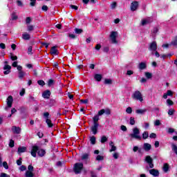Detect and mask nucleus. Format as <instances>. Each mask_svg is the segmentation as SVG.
<instances>
[{"instance_id": "nucleus-23", "label": "nucleus", "mask_w": 177, "mask_h": 177, "mask_svg": "<svg viewBox=\"0 0 177 177\" xmlns=\"http://www.w3.org/2000/svg\"><path fill=\"white\" fill-rule=\"evenodd\" d=\"M46 122L48 128H52L53 127V123H52V120H50V119H46Z\"/></svg>"}, {"instance_id": "nucleus-34", "label": "nucleus", "mask_w": 177, "mask_h": 177, "mask_svg": "<svg viewBox=\"0 0 177 177\" xmlns=\"http://www.w3.org/2000/svg\"><path fill=\"white\" fill-rule=\"evenodd\" d=\"M147 138H149V132L147 131H145L143 133H142V139H147Z\"/></svg>"}, {"instance_id": "nucleus-59", "label": "nucleus", "mask_w": 177, "mask_h": 177, "mask_svg": "<svg viewBox=\"0 0 177 177\" xmlns=\"http://www.w3.org/2000/svg\"><path fill=\"white\" fill-rule=\"evenodd\" d=\"M133 74V71L128 70L127 72V75H132Z\"/></svg>"}, {"instance_id": "nucleus-15", "label": "nucleus", "mask_w": 177, "mask_h": 177, "mask_svg": "<svg viewBox=\"0 0 177 177\" xmlns=\"http://www.w3.org/2000/svg\"><path fill=\"white\" fill-rule=\"evenodd\" d=\"M143 149L145 151H150V150H151V145L147 142L144 143Z\"/></svg>"}, {"instance_id": "nucleus-35", "label": "nucleus", "mask_w": 177, "mask_h": 177, "mask_svg": "<svg viewBox=\"0 0 177 177\" xmlns=\"http://www.w3.org/2000/svg\"><path fill=\"white\" fill-rule=\"evenodd\" d=\"M17 6H19V8H23V6H24V4H23V2L21 1L17 0Z\"/></svg>"}, {"instance_id": "nucleus-5", "label": "nucleus", "mask_w": 177, "mask_h": 177, "mask_svg": "<svg viewBox=\"0 0 177 177\" xmlns=\"http://www.w3.org/2000/svg\"><path fill=\"white\" fill-rule=\"evenodd\" d=\"M7 106L5 108L6 110H8L12 107V104H13V97L12 95L8 96L6 100Z\"/></svg>"}, {"instance_id": "nucleus-1", "label": "nucleus", "mask_w": 177, "mask_h": 177, "mask_svg": "<svg viewBox=\"0 0 177 177\" xmlns=\"http://www.w3.org/2000/svg\"><path fill=\"white\" fill-rule=\"evenodd\" d=\"M37 152L39 157H44L46 154V151L44 149H39L38 146H33L30 151V154L32 157H37Z\"/></svg>"}, {"instance_id": "nucleus-31", "label": "nucleus", "mask_w": 177, "mask_h": 177, "mask_svg": "<svg viewBox=\"0 0 177 177\" xmlns=\"http://www.w3.org/2000/svg\"><path fill=\"white\" fill-rule=\"evenodd\" d=\"M171 149H172L173 151H174L175 154L177 155V146H176V145L172 144L171 145Z\"/></svg>"}, {"instance_id": "nucleus-22", "label": "nucleus", "mask_w": 177, "mask_h": 177, "mask_svg": "<svg viewBox=\"0 0 177 177\" xmlns=\"http://www.w3.org/2000/svg\"><path fill=\"white\" fill-rule=\"evenodd\" d=\"M89 158V153H83L82 155V161H86Z\"/></svg>"}, {"instance_id": "nucleus-57", "label": "nucleus", "mask_w": 177, "mask_h": 177, "mask_svg": "<svg viewBox=\"0 0 177 177\" xmlns=\"http://www.w3.org/2000/svg\"><path fill=\"white\" fill-rule=\"evenodd\" d=\"M115 6H117V3L113 2L111 4V9H115Z\"/></svg>"}, {"instance_id": "nucleus-10", "label": "nucleus", "mask_w": 177, "mask_h": 177, "mask_svg": "<svg viewBox=\"0 0 177 177\" xmlns=\"http://www.w3.org/2000/svg\"><path fill=\"white\" fill-rule=\"evenodd\" d=\"M11 131L12 132H13L14 133H16L17 135L21 133V128L19 127L13 126L11 128Z\"/></svg>"}, {"instance_id": "nucleus-63", "label": "nucleus", "mask_w": 177, "mask_h": 177, "mask_svg": "<svg viewBox=\"0 0 177 177\" xmlns=\"http://www.w3.org/2000/svg\"><path fill=\"white\" fill-rule=\"evenodd\" d=\"M120 129H122L124 132L127 131V127L124 126V125H122L120 127Z\"/></svg>"}, {"instance_id": "nucleus-45", "label": "nucleus", "mask_w": 177, "mask_h": 177, "mask_svg": "<svg viewBox=\"0 0 177 177\" xmlns=\"http://www.w3.org/2000/svg\"><path fill=\"white\" fill-rule=\"evenodd\" d=\"M106 113V110L101 109L100 111H98V115H103Z\"/></svg>"}, {"instance_id": "nucleus-36", "label": "nucleus", "mask_w": 177, "mask_h": 177, "mask_svg": "<svg viewBox=\"0 0 177 177\" xmlns=\"http://www.w3.org/2000/svg\"><path fill=\"white\" fill-rule=\"evenodd\" d=\"M75 34H82L83 30H82V29L75 28Z\"/></svg>"}, {"instance_id": "nucleus-44", "label": "nucleus", "mask_w": 177, "mask_h": 177, "mask_svg": "<svg viewBox=\"0 0 177 177\" xmlns=\"http://www.w3.org/2000/svg\"><path fill=\"white\" fill-rule=\"evenodd\" d=\"M25 93H26V88H22L19 92L20 96H24Z\"/></svg>"}, {"instance_id": "nucleus-27", "label": "nucleus", "mask_w": 177, "mask_h": 177, "mask_svg": "<svg viewBox=\"0 0 177 177\" xmlns=\"http://www.w3.org/2000/svg\"><path fill=\"white\" fill-rule=\"evenodd\" d=\"M24 75H26V73H24V71H21L19 72V78L21 80L24 78Z\"/></svg>"}, {"instance_id": "nucleus-4", "label": "nucleus", "mask_w": 177, "mask_h": 177, "mask_svg": "<svg viewBox=\"0 0 177 177\" xmlns=\"http://www.w3.org/2000/svg\"><path fill=\"white\" fill-rule=\"evenodd\" d=\"M83 168L84 164L77 162L74 165L73 171L76 174H81V171H82Z\"/></svg>"}, {"instance_id": "nucleus-18", "label": "nucleus", "mask_w": 177, "mask_h": 177, "mask_svg": "<svg viewBox=\"0 0 177 177\" xmlns=\"http://www.w3.org/2000/svg\"><path fill=\"white\" fill-rule=\"evenodd\" d=\"M26 151H27V147H19L18 148L19 154H20V153H26Z\"/></svg>"}, {"instance_id": "nucleus-16", "label": "nucleus", "mask_w": 177, "mask_h": 177, "mask_svg": "<svg viewBox=\"0 0 177 177\" xmlns=\"http://www.w3.org/2000/svg\"><path fill=\"white\" fill-rule=\"evenodd\" d=\"M22 38L25 41H28V39H30L31 38V36L30 35V34H28L27 32H24L22 34Z\"/></svg>"}, {"instance_id": "nucleus-64", "label": "nucleus", "mask_w": 177, "mask_h": 177, "mask_svg": "<svg viewBox=\"0 0 177 177\" xmlns=\"http://www.w3.org/2000/svg\"><path fill=\"white\" fill-rule=\"evenodd\" d=\"M20 171H26V169H27V167H26V166L22 165L19 168Z\"/></svg>"}, {"instance_id": "nucleus-38", "label": "nucleus", "mask_w": 177, "mask_h": 177, "mask_svg": "<svg viewBox=\"0 0 177 177\" xmlns=\"http://www.w3.org/2000/svg\"><path fill=\"white\" fill-rule=\"evenodd\" d=\"M145 77H147L148 80H150V78L153 77V75L151 73L145 72Z\"/></svg>"}, {"instance_id": "nucleus-8", "label": "nucleus", "mask_w": 177, "mask_h": 177, "mask_svg": "<svg viewBox=\"0 0 177 177\" xmlns=\"http://www.w3.org/2000/svg\"><path fill=\"white\" fill-rule=\"evenodd\" d=\"M149 50L152 52V55H154V52L157 50V42L153 41L152 43H151Z\"/></svg>"}, {"instance_id": "nucleus-37", "label": "nucleus", "mask_w": 177, "mask_h": 177, "mask_svg": "<svg viewBox=\"0 0 177 177\" xmlns=\"http://www.w3.org/2000/svg\"><path fill=\"white\" fill-rule=\"evenodd\" d=\"M100 142H101V143H104V142H107V137H106L105 136H103L101 138Z\"/></svg>"}, {"instance_id": "nucleus-39", "label": "nucleus", "mask_w": 177, "mask_h": 177, "mask_svg": "<svg viewBox=\"0 0 177 177\" xmlns=\"http://www.w3.org/2000/svg\"><path fill=\"white\" fill-rule=\"evenodd\" d=\"M126 113H127V114H132V108L131 106L127 107Z\"/></svg>"}, {"instance_id": "nucleus-61", "label": "nucleus", "mask_w": 177, "mask_h": 177, "mask_svg": "<svg viewBox=\"0 0 177 177\" xmlns=\"http://www.w3.org/2000/svg\"><path fill=\"white\" fill-rule=\"evenodd\" d=\"M12 20H17V15L15 13L12 14Z\"/></svg>"}, {"instance_id": "nucleus-58", "label": "nucleus", "mask_w": 177, "mask_h": 177, "mask_svg": "<svg viewBox=\"0 0 177 177\" xmlns=\"http://www.w3.org/2000/svg\"><path fill=\"white\" fill-rule=\"evenodd\" d=\"M167 96H172L174 95V93L171 90H168L167 92Z\"/></svg>"}, {"instance_id": "nucleus-9", "label": "nucleus", "mask_w": 177, "mask_h": 177, "mask_svg": "<svg viewBox=\"0 0 177 177\" xmlns=\"http://www.w3.org/2000/svg\"><path fill=\"white\" fill-rule=\"evenodd\" d=\"M145 161L149 164V168H154V164H153V158L150 157V156H147L145 158Z\"/></svg>"}, {"instance_id": "nucleus-42", "label": "nucleus", "mask_w": 177, "mask_h": 177, "mask_svg": "<svg viewBox=\"0 0 177 177\" xmlns=\"http://www.w3.org/2000/svg\"><path fill=\"white\" fill-rule=\"evenodd\" d=\"M10 147H15V141L13 140H10L9 142Z\"/></svg>"}, {"instance_id": "nucleus-47", "label": "nucleus", "mask_w": 177, "mask_h": 177, "mask_svg": "<svg viewBox=\"0 0 177 177\" xmlns=\"http://www.w3.org/2000/svg\"><path fill=\"white\" fill-rule=\"evenodd\" d=\"M149 138H151V139H156V138H157V135L154 133H152L150 134Z\"/></svg>"}, {"instance_id": "nucleus-40", "label": "nucleus", "mask_w": 177, "mask_h": 177, "mask_svg": "<svg viewBox=\"0 0 177 177\" xmlns=\"http://www.w3.org/2000/svg\"><path fill=\"white\" fill-rule=\"evenodd\" d=\"M2 167H3L5 169H9V165H8L7 162H3L2 164Z\"/></svg>"}, {"instance_id": "nucleus-6", "label": "nucleus", "mask_w": 177, "mask_h": 177, "mask_svg": "<svg viewBox=\"0 0 177 177\" xmlns=\"http://www.w3.org/2000/svg\"><path fill=\"white\" fill-rule=\"evenodd\" d=\"M117 35L118 32H111L110 38L112 44H118V41H117Z\"/></svg>"}, {"instance_id": "nucleus-14", "label": "nucleus", "mask_w": 177, "mask_h": 177, "mask_svg": "<svg viewBox=\"0 0 177 177\" xmlns=\"http://www.w3.org/2000/svg\"><path fill=\"white\" fill-rule=\"evenodd\" d=\"M149 174H151V175H153V176H158V175H160L158 170L156 169H152L149 170Z\"/></svg>"}, {"instance_id": "nucleus-25", "label": "nucleus", "mask_w": 177, "mask_h": 177, "mask_svg": "<svg viewBox=\"0 0 177 177\" xmlns=\"http://www.w3.org/2000/svg\"><path fill=\"white\" fill-rule=\"evenodd\" d=\"M96 161H103L104 160V156L102 155H98L95 157Z\"/></svg>"}, {"instance_id": "nucleus-33", "label": "nucleus", "mask_w": 177, "mask_h": 177, "mask_svg": "<svg viewBox=\"0 0 177 177\" xmlns=\"http://www.w3.org/2000/svg\"><path fill=\"white\" fill-rule=\"evenodd\" d=\"M168 169H169V166L168 165L167 163H165L163 166V171L165 172H168Z\"/></svg>"}, {"instance_id": "nucleus-49", "label": "nucleus", "mask_w": 177, "mask_h": 177, "mask_svg": "<svg viewBox=\"0 0 177 177\" xmlns=\"http://www.w3.org/2000/svg\"><path fill=\"white\" fill-rule=\"evenodd\" d=\"M34 30V26L32 25L28 26V31H33Z\"/></svg>"}, {"instance_id": "nucleus-17", "label": "nucleus", "mask_w": 177, "mask_h": 177, "mask_svg": "<svg viewBox=\"0 0 177 177\" xmlns=\"http://www.w3.org/2000/svg\"><path fill=\"white\" fill-rule=\"evenodd\" d=\"M147 67V65L146 64V62H141L138 65V68L140 70H145Z\"/></svg>"}, {"instance_id": "nucleus-46", "label": "nucleus", "mask_w": 177, "mask_h": 177, "mask_svg": "<svg viewBox=\"0 0 177 177\" xmlns=\"http://www.w3.org/2000/svg\"><path fill=\"white\" fill-rule=\"evenodd\" d=\"M28 55H32V46L28 47Z\"/></svg>"}, {"instance_id": "nucleus-28", "label": "nucleus", "mask_w": 177, "mask_h": 177, "mask_svg": "<svg viewBox=\"0 0 177 177\" xmlns=\"http://www.w3.org/2000/svg\"><path fill=\"white\" fill-rule=\"evenodd\" d=\"M94 78L96 80V81H102V75L96 74L95 75Z\"/></svg>"}, {"instance_id": "nucleus-3", "label": "nucleus", "mask_w": 177, "mask_h": 177, "mask_svg": "<svg viewBox=\"0 0 177 177\" xmlns=\"http://www.w3.org/2000/svg\"><path fill=\"white\" fill-rule=\"evenodd\" d=\"M130 137H131L133 139H138V140H140L142 139V137L140 136V131L138 127H135L133 129V133L129 135Z\"/></svg>"}, {"instance_id": "nucleus-43", "label": "nucleus", "mask_w": 177, "mask_h": 177, "mask_svg": "<svg viewBox=\"0 0 177 177\" xmlns=\"http://www.w3.org/2000/svg\"><path fill=\"white\" fill-rule=\"evenodd\" d=\"M155 127H159V125H161V122H160V120H157L154 122Z\"/></svg>"}, {"instance_id": "nucleus-48", "label": "nucleus", "mask_w": 177, "mask_h": 177, "mask_svg": "<svg viewBox=\"0 0 177 177\" xmlns=\"http://www.w3.org/2000/svg\"><path fill=\"white\" fill-rule=\"evenodd\" d=\"M0 177H10V176L8 174H6V173H1L0 174Z\"/></svg>"}, {"instance_id": "nucleus-51", "label": "nucleus", "mask_w": 177, "mask_h": 177, "mask_svg": "<svg viewBox=\"0 0 177 177\" xmlns=\"http://www.w3.org/2000/svg\"><path fill=\"white\" fill-rule=\"evenodd\" d=\"M174 113H175V110L174 109H169L168 111L169 115H174Z\"/></svg>"}, {"instance_id": "nucleus-52", "label": "nucleus", "mask_w": 177, "mask_h": 177, "mask_svg": "<svg viewBox=\"0 0 177 177\" xmlns=\"http://www.w3.org/2000/svg\"><path fill=\"white\" fill-rule=\"evenodd\" d=\"M167 104H168V106H172L174 104V102H172V100H167Z\"/></svg>"}, {"instance_id": "nucleus-2", "label": "nucleus", "mask_w": 177, "mask_h": 177, "mask_svg": "<svg viewBox=\"0 0 177 177\" xmlns=\"http://www.w3.org/2000/svg\"><path fill=\"white\" fill-rule=\"evenodd\" d=\"M131 97H132V99H133V100H138V102H140L141 103H142V102H143V95L139 91H134L131 95Z\"/></svg>"}, {"instance_id": "nucleus-20", "label": "nucleus", "mask_w": 177, "mask_h": 177, "mask_svg": "<svg viewBox=\"0 0 177 177\" xmlns=\"http://www.w3.org/2000/svg\"><path fill=\"white\" fill-rule=\"evenodd\" d=\"M147 111V109H137L136 110V114H145Z\"/></svg>"}, {"instance_id": "nucleus-12", "label": "nucleus", "mask_w": 177, "mask_h": 177, "mask_svg": "<svg viewBox=\"0 0 177 177\" xmlns=\"http://www.w3.org/2000/svg\"><path fill=\"white\" fill-rule=\"evenodd\" d=\"M138 6H139V3H138V1L132 2L131 5V10L132 12H135V10L138 9Z\"/></svg>"}, {"instance_id": "nucleus-13", "label": "nucleus", "mask_w": 177, "mask_h": 177, "mask_svg": "<svg viewBox=\"0 0 177 177\" xmlns=\"http://www.w3.org/2000/svg\"><path fill=\"white\" fill-rule=\"evenodd\" d=\"M42 97L44 99H49V97H50V91H46L42 93Z\"/></svg>"}, {"instance_id": "nucleus-55", "label": "nucleus", "mask_w": 177, "mask_h": 177, "mask_svg": "<svg viewBox=\"0 0 177 177\" xmlns=\"http://www.w3.org/2000/svg\"><path fill=\"white\" fill-rule=\"evenodd\" d=\"M172 45H177V36L174 38V41H171Z\"/></svg>"}, {"instance_id": "nucleus-60", "label": "nucleus", "mask_w": 177, "mask_h": 177, "mask_svg": "<svg viewBox=\"0 0 177 177\" xmlns=\"http://www.w3.org/2000/svg\"><path fill=\"white\" fill-rule=\"evenodd\" d=\"M48 9V6H43L41 7V10H44V12H46Z\"/></svg>"}, {"instance_id": "nucleus-41", "label": "nucleus", "mask_w": 177, "mask_h": 177, "mask_svg": "<svg viewBox=\"0 0 177 177\" xmlns=\"http://www.w3.org/2000/svg\"><path fill=\"white\" fill-rule=\"evenodd\" d=\"M37 84L40 85V86H44L45 85V82L44 80L37 81Z\"/></svg>"}, {"instance_id": "nucleus-54", "label": "nucleus", "mask_w": 177, "mask_h": 177, "mask_svg": "<svg viewBox=\"0 0 177 177\" xmlns=\"http://www.w3.org/2000/svg\"><path fill=\"white\" fill-rule=\"evenodd\" d=\"M28 171H30V172H32V171H34V167H32V165H30L28 167Z\"/></svg>"}, {"instance_id": "nucleus-24", "label": "nucleus", "mask_w": 177, "mask_h": 177, "mask_svg": "<svg viewBox=\"0 0 177 177\" xmlns=\"http://www.w3.org/2000/svg\"><path fill=\"white\" fill-rule=\"evenodd\" d=\"M26 177H34V173L30 171H26L25 174Z\"/></svg>"}, {"instance_id": "nucleus-26", "label": "nucleus", "mask_w": 177, "mask_h": 177, "mask_svg": "<svg viewBox=\"0 0 177 177\" xmlns=\"http://www.w3.org/2000/svg\"><path fill=\"white\" fill-rule=\"evenodd\" d=\"M90 142H91V145H95L96 138L93 136L92 137L90 138Z\"/></svg>"}, {"instance_id": "nucleus-21", "label": "nucleus", "mask_w": 177, "mask_h": 177, "mask_svg": "<svg viewBox=\"0 0 177 177\" xmlns=\"http://www.w3.org/2000/svg\"><path fill=\"white\" fill-rule=\"evenodd\" d=\"M149 23H151L150 18H147V19H143L142 21V26H146V24H149Z\"/></svg>"}, {"instance_id": "nucleus-32", "label": "nucleus", "mask_w": 177, "mask_h": 177, "mask_svg": "<svg viewBox=\"0 0 177 177\" xmlns=\"http://www.w3.org/2000/svg\"><path fill=\"white\" fill-rule=\"evenodd\" d=\"M55 84V80L50 79L48 82V86H53V85Z\"/></svg>"}, {"instance_id": "nucleus-62", "label": "nucleus", "mask_w": 177, "mask_h": 177, "mask_svg": "<svg viewBox=\"0 0 177 177\" xmlns=\"http://www.w3.org/2000/svg\"><path fill=\"white\" fill-rule=\"evenodd\" d=\"M174 132H175V129H174L172 128H169V129H168L169 133H174Z\"/></svg>"}, {"instance_id": "nucleus-50", "label": "nucleus", "mask_w": 177, "mask_h": 177, "mask_svg": "<svg viewBox=\"0 0 177 177\" xmlns=\"http://www.w3.org/2000/svg\"><path fill=\"white\" fill-rule=\"evenodd\" d=\"M130 124L131 125H135V118H130Z\"/></svg>"}, {"instance_id": "nucleus-11", "label": "nucleus", "mask_w": 177, "mask_h": 177, "mask_svg": "<svg viewBox=\"0 0 177 177\" xmlns=\"http://www.w3.org/2000/svg\"><path fill=\"white\" fill-rule=\"evenodd\" d=\"M99 128V124H93V125L91 127V132H93V135H96L97 133V129Z\"/></svg>"}, {"instance_id": "nucleus-30", "label": "nucleus", "mask_w": 177, "mask_h": 177, "mask_svg": "<svg viewBox=\"0 0 177 177\" xmlns=\"http://www.w3.org/2000/svg\"><path fill=\"white\" fill-rule=\"evenodd\" d=\"M104 84L106 85H111V84H113V81L111 79H105Z\"/></svg>"}, {"instance_id": "nucleus-56", "label": "nucleus", "mask_w": 177, "mask_h": 177, "mask_svg": "<svg viewBox=\"0 0 177 177\" xmlns=\"http://www.w3.org/2000/svg\"><path fill=\"white\" fill-rule=\"evenodd\" d=\"M30 6H35V2H37V0H30Z\"/></svg>"}, {"instance_id": "nucleus-29", "label": "nucleus", "mask_w": 177, "mask_h": 177, "mask_svg": "<svg viewBox=\"0 0 177 177\" xmlns=\"http://www.w3.org/2000/svg\"><path fill=\"white\" fill-rule=\"evenodd\" d=\"M93 124H99L97 123V121H99V115H96L93 117Z\"/></svg>"}, {"instance_id": "nucleus-7", "label": "nucleus", "mask_w": 177, "mask_h": 177, "mask_svg": "<svg viewBox=\"0 0 177 177\" xmlns=\"http://www.w3.org/2000/svg\"><path fill=\"white\" fill-rule=\"evenodd\" d=\"M4 63H5V65L3 67V70H6V71L3 72V74L5 75H8V74H10V70L12 69V66H10V65H8L7 61H6Z\"/></svg>"}, {"instance_id": "nucleus-53", "label": "nucleus", "mask_w": 177, "mask_h": 177, "mask_svg": "<svg viewBox=\"0 0 177 177\" xmlns=\"http://www.w3.org/2000/svg\"><path fill=\"white\" fill-rule=\"evenodd\" d=\"M44 117L46 118V120H49V113L48 112H45L44 113Z\"/></svg>"}, {"instance_id": "nucleus-19", "label": "nucleus", "mask_w": 177, "mask_h": 177, "mask_svg": "<svg viewBox=\"0 0 177 177\" xmlns=\"http://www.w3.org/2000/svg\"><path fill=\"white\" fill-rule=\"evenodd\" d=\"M50 54L56 56L57 55V49L56 48V46L52 47L50 50Z\"/></svg>"}]
</instances>
